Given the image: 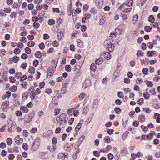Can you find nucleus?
Instances as JSON below:
<instances>
[{
	"instance_id": "1",
	"label": "nucleus",
	"mask_w": 160,
	"mask_h": 160,
	"mask_svg": "<svg viewBox=\"0 0 160 160\" xmlns=\"http://www.w3.org/2000/svg\"><path fill=\"white\" fill-rule=\"evenodd\" d=\"M133 1L132 0H127L124 4H122L119 7V8L123 12L127 13L131 11L132 8L130 7L132 5Z\"/></svg>"
},
{
	"instance_id": "2",
	"label": "nucleus",
	"mask_w": 160,
	"mask_h": 160,
	"mask_svg": "<svg viewBox=\"0 0 160 160\" xmlns=\"http://www.w3.org/2000/svg\"><path fill=\"white\" fill-rule=\"evenodd\" d=\"M67 115L66 114L62 113L59 117H57L56 121L59 124V126L65 125L67 123Z\"/></svg>"
},
{
	"instance_id": "3",
	"label": "nucleus",
	"mask_w": 160,
	"mask_h": 160,
	"mask_svg": "<svg viewBox=\"0 0 160 160\" xmlns=\"http://www.w3.org/2000/svg\"><path fill=\"white\" fill-rule=\"evenodd\" d=\"M104 47L106 49L110 52L112 51L114 48V46L113 44L111 43L110 42H108V41L104 42Z\"/></svg>"
},
{
	"instance_id": "4",
	"label": "nucleus",
	"mask_w": 160,
	"mask_h": 160,
	"mask_svg": "<svg viewBox=\"0 0 160 160\" xmlns=\"http://www.w3.org/2000/svg\"><path fill=\"white\" fill-rule=\"evenodd\" d=\"M56 66L54 67L53 66H51L49 68V70L47 72V76H49L50 77L53 75L54 72L56 70Z\"/></svg>"
},
{
	"instance_id": "5",
	"label": "nucleus",
	"mask_w": 160,
	"mask_h": 160,
	"mask_svg": "<svg viewBox=\"0 0 160 160\" xmlns=\"http://www.w3.org/2000/svg\"><path fill=\"white\" fill-rule=\"evenodd\" d=\"M91 84V81L89 79H85L82 84V88L85 89L89 86Z\"/></svg>"
},
{
	"instance_id": "6",
	"label": "nucleus",
	"mask_w": 160,
	"mask_h": 160,
	"mask_svg": "<svg viewBox=\"0 0 160 160\" xmlns=\"http://www.w3.org/2000/svg\"><path fill=\"white\" fill-rule=\"evenodd\" d=\"M19 59V57L17 56H15L11 58H9V61L10 62V63H12L13 62H16L18 61Z\"/></svg>"
},
{
	"instance_id": "7",
	"label": "nucleus",
	"mask_w": 160,
	"mask_h": 160,
	"mask_svg": "<svg viewBox=\"0 0 160 160\" xmlns=\"http://www.w3.org/2000/svg\"><path fill=\"white\" fill-rule=\"evenodd\" d=\"M34 115L33 113H30L28 116V119L25 120V122L26 123H29L31 122L32 120V119L34 117Z\"/></svg>"
},
{
	"instance_id": "8",
	"label": "nucleus",
	"mask_w": 160,
	"mask_h": 160,
	"mask_svg": "<svg viewBox=\"0 0 160 160\" xmlns=\"http://www.w3.org/2000/svg\"><path fill=\"white\" fill-rule=\"evenodd\" d=\"M102 56L104 58H107L108 60L110 59L111 58V55L108 52H106L102 54Z\"/></svg>"
},
{
	"instance_id": "9",
	"label": "nucleus",
	"mask_w": 160,
	"mask_h": 160,
	"mask_svg": "<svg viewBox=\"0 0 160 160\" xmlns=\"http://www.w3.org/2000/svg\"><path fill=\"white\" fill-rule=\"evenodd\" d=\"M8 103L9 102L7 101L4 102L2 103L1 105V107L3 111H5V109L8 106Z\"/></svg>"
},
{
	"instance_id": "10",
	"label": "nucleus",
	"mask_w": 160,
	"mask_h": 160,
	"mask_svg": "<svg viewBox=\"0 0 160 160\" xmlns=\"http://www.w3.org/2000/svg\"><path fill=\"white\" fill-rule=\"evenodd\" d=\"M39 146L37 144L33 143V144L31 148V150L34 151H36L38 148Z\"/></svg>"
},
{
	"instance_id": "11",
	"label": "nucleus",
	"mask_w": 160,
	"mask_h": 160,
	"mask_svg": "<svg viewBox=\"0 0 160 160\" xmlns=\"http://www.w3.org/2000/svg\"><path fill=\"white\" fill-rule=\"evenodd\" d=\"M82 124L80 123H78L76 127L75 131L76 132H78L81 128Z\"/></svg>"
},
{
	"instance_id": "12",
	"label": "nucleus",
	"mask_w": 160,
	"mask_h": 160,
	"mask_svg": "<svg viewBox=\"0 0 160 160\" xmlns=\"http://www.w3.org/2000/svg\"><path fill=\"white\" fill-rule=\"evenodd\" d=\"M20 110L22 111L23 112L27 113L28 110V108L24 106H22L20 108Z\"/></svg>"
},
{
	"instance_id": "13",
	"label": "nucleus",
	"mask_w": 160,
	"mask_h": 160,
	"mask_svg": "<svg viewBox=\"0 0 160 160\" xmlns=\"http://www.w3.org/2000/svg\"><path fill=\"white\" fill-rule=\"evenodd\" d=\"M35 55L36 57L40 58L42 56L41 52L39 51H37L35 53Z\"/></svg>"
},
{
	"instance_id": "14",
	"label": "nucleus",
	"mask_w": 160,
	"mask_h": 160,
	"mask_svg": "<svg viewBox=\"0 0 160 160\" xmlns=\"http://www.w3.org/2000/svg\"><path fill=\"white\" fill-rule=\"evenodd\" d=\"M35 70V69L33 67H30L29 68L28 71L30 73L32 74L34 73Z\"/></svg>"
},
{
	"instance_id": "15",
	"label": "nucleus",
	"mask_w": 160,
	"mask_h": 160,
	"mask_svg": "<svg viewBox=\"0 0 160 160\" xmlns=\"http://www.w3.org/2000/svg\"><path fill=\"white\" fill-rule=\"evenodd\" d=\"M90 69L93 71H95L96 69V66L95 64L92 63L91 65Z\"/></svg>"
},
{
	"instance_id": "16",
	"label": "nucleus",
	"mask_w": 160,
	"mask_h": 160,
	"mask_svg": "<svg viewBox=\"0 0 160 160\" xmlns=\"http://www.w3.org/2000/svg\"><path fill=\"white\" fill-rule=\"evenodd\" d=\"M143 97L145 99L148 100L150 98V94L147 92H144L143 93Z\"/></svg>"
},
{
	"instance_id": "17",
	"label": "nucleus",
	"mask_w": 160,
	"mask_h": 160,
	"mask_svg": "<svg viewBox=\"0 0 160 160\" xmlns=\"http://www.w3.org/2000/svg\"><path fill=\"white\" fill-rule=\"evenodd\" d=\"M23 139L22 138H19L18 139L16 140L15 142L18 145H19L22 144L23 142Z\"/></svg>"
},
{
	"instance_id": "18",
	"label": "nucleus",
	"mask_w": 160,
	"mask_h": 160,
	"mask_svg": "<svg viewBox=\"0 0 160 160\" xmlns=\"http://www.w3.org/2000/svg\"><path fill=\"white\" fill-rule=\"evenodd\" d=\"M58 158H60V157L63 158V159L65 160L66 158H67V155L65 154L64 153H60L58 155Z\"/></svg>"
},
{
	"instance_id": "19",
	"label": "nucleus",
	"mask_w": 160,
	"mask_h": 160,
	"mask_svg": "<svg viewBox=\"0 0 160 160\" xmlns=\"http://www.w3.org/2000/svg\"><path fill=\"white\" fill-rule=\"evenodd\" d=\"M65 70L68 72H70L71 71V67L69 65H67L65 67Z\"/></svg>"
},
{
	"instance_id": "20",
	"label": "nucleus",
	"mask_w": 160,
	"mask_h": 160,
	"mask_svg": "<svg viewBox=\"0 0 160 160\" xmlns=\"http://www.w3.org/2000/svg\"><path fill=\"white\" fill-rule=\"evenodd\" d=\"M10 90L12 92H15L17 90V86L13 85L10 89Z\"/></svg>"
},
{
	"instance_id": "21",
	"label": "nucleus",
	"mask_w": 160,
	"mask_h": 160,
	"mask_svg": "<svg viewBox=\"0 0 160 160\" xmlns=\"http://www.w3.org/2000/svg\"><path fill=\"white\" fill-rule=\"evenodd\" d=\"M144 29L145 31L149 32L151 30L152 28L149 26H146L144 27Z\"/></svg>"
},
{
	"instance_id": "22",
	"label": "nucleus",
	"mask_w": 160,
	"mask_h": 160,
	"mask_svg": "<svg viewBox=\"0 0 160 160\" xmlns=\"http://www.w3.org/2000/svg\"><path fill=\"white\" fill-rule=\"evenodd\" d=\"M104 139L105 142H107L108 143H110V138L108 136H106L104 137Z\"/></svg>"
},
{
	"instance_id": "23",
	"label": "nucleus",
	"mask_w": 160,
	"mask_h": 160,
	"mask_svg": "<svg viewBox=\"0 0 160 160\" xmlns=\"http://www.w3.org/2000/svg\"><path fill=\"white\" fill-rule=\"evenodd\" d=\"M86 94L85 93H82L79 95L78 96V98L80 100H82L85 96Z\"/></svg>"
},
{
	"instance_id": "24",
	"label": "nucleus",
	"mask_w": 160,
	"mask_h": 160,
	"mask_svg": "<svg viewBox=\"0 0 160 160\" xmlns=\"http://www.w3.org/2000/svg\"><path fill=\"white\" fill-rule=\"evenodd\" d=\"M143 111H145L146 113H149L151 112L152 110L150 109L149 108H143Z\"/></svg>"
},
{
	"instance_id": "25",
	"label": "nucleus",
	"mask_w": 160,
	"mask_h": 160,
	"mask_svg": "<svg viewBox=\"0 0 160 160\" xmlns=\"http://www.w3.org/2000/svg\"><path fill=\"white\" fill-rule=\"evenodd\" d=\"M145 82L147 83V85L148 87H152L153 86V84L151 81H148L147 80H145Z\"/></svg>"
},
{
	"instance_id": "26",
	"label": "nucleus",
	"mask_w": 160,
	"mask_h": 160,
	"mask_svg": "<svg viewBox=\"0 0 160 160\" xmlns=\"http://www.w3.org/2000/svg\"><path fill=\"white\" fill-rule=\"evenodd\" d=\"M149 21L151 23H153L154 22V18L153 15H150L149 17Z\"/></svg>"
},
{
	"instance_id": "27",
	"label": "nucleus",
	"mask_w": 160,
	"mask_h": 160,
	"mask_svg": "<svg viewBox=\"0 0 160 160\" xmlns=\"http://www.w3.org/2000/svg\"><path fill=\"white\" fill-rule=\"evenodd\" d=\"M121 153L124 155L127 154L128 153V151L126 148H124L123 149L121 150Z\"/></svg>"
},
{
	"instance_id": "28",
	"label": "nucleus",
	"mask_w": 160,
	"mask_h": 160,
	"mask_svg": "<svg viewBox=\"0 0 160 160\" xmlns=\"http://www.w3.org/2000/svg\"><path fill=\"white\" fill-rule=\"evenodd\" d=\"M12 141L11 138H8L7 139V142L8 145L9 146L11 145L12 143Z\"/></svg>"
},
{
	"instance_id": "29",
	"label": "nucleus",
	"mask_w": 160,
	"mask_h": 160,
	"mask_svg": "<svg viewBox=\"0 0 160 160\" xmlns=\"http://www.w3.org/2000/svg\"><path fill=\"white\" fill-rule=\"evenodd\" d=\"M4 11L6 13H9L11 11V9L9 7L8 8H5L4 9Z\"/></svg>"
},
{
	"instance_id": "30",
	"label": "nucleus",
	"mask_w": 160,
	"mask_h": 160,
	"mask_svg": "<svg viewBox=\"0 0 160 160\" xmlns=\"http://www.w3.org/2000/svg\"><path fill=\"white\" fill-rule=\"evenodd\" d=\"M28 85V83L27 82H24L21 84L22 86L25 88H27V86Z\"/></svg>"
},
{
	"instance_id": "31",
	"label": "nucleus",
	"mask_w": 160,
	"mask_h": 160,
	"mask_svg": "<svg viewBox=\"0 0 160 160\" xmlns=\"http://www.w3.org/2000/svg\"><path fill=\"white\" fill-rule=\"evenodd\" d=\"M73 12V11L72 10V8L71 6L69 8H68V15L69 16H70L71 15V13Z\"/></svg>"
},
{
	"instance_id": "32",
	"label": "nucleus",
	"mask_w": 160,
	"mask_h": 160,
	"mask_svg": "<svg viewBox=\"0 0 160 160\" xmlns=\"http://www.w3.org/2000/svg\"><path fill=\"white\" fill-rule=\"evenodd\" d=\"M103 60L101 59H98L95 61L96 64L98 65L101 64Z\"/></svg>"
},
{
	"instance_id": "33",
	"label": "nucleus",
	"mask_w": 160,
	"mask_h": 160,
	"mask_svg": "<svg viewBox=\"0 0 160 160\" xmlns=\"http://www.w3.org/2000/svg\"><path fill=\"white\" fill-rule=\"evenodd\" d=\"M35 44V43L33 41H30L28 43V46L29 47H33Z\"/></svg>"
},
{
	"instance_id": "34",
	"label": "nucleus",
	"mask_w": 160,
	"mask_h": 160,
	"mask_svg": "<svg viewBox=\"0 0 160 160\" xmlns=\"http://www.w3.org/2000/svg\"><path fill=\"white\" fill-rule=\"evenodd\" d=\"M48 24L50 25H52L55 24V21L52 19H50L48 20Z\"/></svg>"
},
{
	"instance_id": "35",
	"label": "nucleus",
	"mask_w": 160,
	"mask_h": 160,
	"mask_svg": "<svg viewBox=\"0 0 160 160\" xmlns=\"http://www.w3.org/2000/svg\"><path fill=\"white\" fill-rule=\"evenodd\" d=\"M142 79L140 78H137L136 80V83L138 84H141L142 83Z\"/></svg>"
},
{
	"instance_id": "36",
	"label": "nucleus",
	"mask_w": 160,
	"mask_h": 160,
	"mask_svg": "<svg viewBox=\"0 0 160 160\" xmlns=\"http://www.w3.org/2000/svg\"><path fill=\"white\" fill-rule=\"evenodd\" d=\"M25 52L28 54H30L31 52V50L28 47L25 48Z\"/></svg>"
},
{
	"instance_id": "37",
	"label": "nucleus",
	"mask_w": 160,
	"mask_h": 160,
	"mask_svg": "<svg viewBox=\"0 0 160 160\" xmlns=\"http://www.w3.org/2000/svg\"><path fill=\"white\" fill-rule=\"evenodd\" d=\"M93 154L95 157H98L100 156V154L97 151H93Z\"/></svg>"
},
{
	"instance_id": "38",
	"label": "nucleus",
	"mask_w": 160,
	"mask_h": 160,
	"mask_svg": "<svg viewBox=\"0 0 160 160\" xmlns=\"http://www.w3.org/2000/svg\"><path fill=\"white\" fill-rule=\"evenodd\" d=\"M116 32H112L110 35V37L112 38L116 37Z\"/></svg>"
},
{
	"instance_id": "39",
	"label": "nucleus",
	"mask_w": 160,
	"mask_h": 160,
	"mask_svg": "<svg viewBox=\"0 0 160 160\" xmlns=\"http://www.w3.org/2000/svg\"><path fill=\"white\" fill-rule=\"evenodd\" d=\"M155 115L158 118L156 120L157 122L159 123H160V114L156 113L155 114Z\"/></svg>"
},
{
	"instance_id": "40",
	"label": "nucleus",
	"mask_w": 160,
	"mask_h": 160,
	"mask_svg": "<svg viewBox=\"0 0 160 160\" xmlns=\"http://www.w3.org/2000/svg\"><path fill=\"white\" fill-rule=\"evenodd\" d=\"M20 51V50L18 48H16L14 50V52L16 54H18Z\"/></svg>"
},
{
	"instance_id": "41",
	"label": "nucleus",
	"mask_w": 160,
	"mask_h": 160,
	"mask_svg": "<svg viewBox=\"0 0 160 160\" xmlns=\"http://www.w3.org/2000/svg\"><path fill=\"white\" fill-rule=\"evenodd\" d=\"M143 99L142 98H140L137 101V103L140 105H142L143 104Z\"/></svg>"
},
{
	"instance_id": "42",
	"label": "nucleus",
	"mask_w": 160,
	"mask_h": 160,
	"mask_svg": "<svg viewBox=\"0 0 160 160\" xmlns=\"http://www.w3.org/2000/svg\"><path fill=\"white\" fill-rule=\"evenodd\" d=\"M16 114L17 116H21L22 115V113L20 111H17L16 112Z\"/></svg>"
},
{
	"instance_id": "43",
	"label": "nucleus",
	"mask_w": 160,
	"mask_h": 160,
	"mask_svg": "<svg viewBox=\"0 0 160 160\" xmlns=\"http://www.w3.org/2000/svg\"><path fill=\"white\" fill-rule=\"evenodd\" d=\"M39 47L42 50H43L45 48V45L43 43H41L39 45Z\"/></svg>"
},
{
	"instance_id": "44",
	"label": "nucleus",
	"mask_w": 160,
	"mask_h": 160,
	"mask_svg": "<svg viewBox=\"0 0 160 160\" xmlns=\"http://www.w3.org/2000/svg\"><path fill=\"white\" fill-rule=\"evenodd\" d=\"M145 116H144L143 114H141L139 116L138 119H139L141 120L142 121H143L145 119Z\"/></svg>"
},
{
	"instance_id": "45",
	"label": "nucleus",
	"mask_w": 160,
	"mask_h": 160,
	"mask_svg": "<svg viewBox=\"0 0 160 160\" xmlns=\"http://www.w3.org/2000/svg\"><path fill=\"white\" fill-rule=\"evenodd\" d=\"M114 110L115 112L117 113H119L121 112V109L119 108L116 107Z\"/></svg>"
},
{
	"instance_id": "46",
	"label": "nucleus",
	"mask_w": 160,
	"mask_h": 160,
	"mask_svg": "<svg viewBox=\"0 0 160 160\" xmlns=\"http://www.w3.org/2000/svg\"><path fill=\"white\" fill-rule=\"evenodd\" d=\"M37 131V129L36 128H33L30 130V132L32 133H35Z\"/></svg>"
},
{
	"instance_id": "47",
	"label": "nucleus",
	"mask_w": 160,
	"mask_h": 160,
	"mask_svg": "<svg viewBox=\"0 0 160 160\" xmlns=\"http://www.w3.org/2000/svg\"><path fill=\"white\" fill-rule=\"evenodd\" d=\"M52 144L54 145H56L57 143V139L56 137H53L52 139Z\"/></svg>"
},
{
	"instance_id": "48",
	"label": "nucleus",
	"mask_w": 160,
	"mask_h": 160,
	"mask_svg": "<svg viewBox=\"0 0 160 160\" xmlns=\"http://www.w3.org/2000/svg\"><path fill=\"white\" fill-rule=\"evenodd\" d=\"M28 56L26 54L23 53L21 55V57L23 59H26L27 58Z\"/></svg>"
},
{
	"instance_id": "49",
	"label": "nucleus",
	"mask_w": 160,
	"mask_h": 160,
	"mask_svg": "<svg viewBox=\"0 0 160 160\" xmlns=\"http://www.w3.org/2000/svg\"><path fill=\"white\" fill-rule=\"evenodd\" d=\"M113 158V155L111 153H109L108 154V159L109 160H111Z\"/></svg>"
},
{
	"instance_id": "50",
	"label": "nucleus",
	"mask_w": 160,
	"mask_h": 160,
	"mask_svg": "<svg viewBox=\"0 0 160 160\" xmlns=\"http://www.w3.org/2000/svg\"><path fill=\"white\" fill-rule=\"evenodd\" d=\"M16 13L15 12H12L10 16L11 18H15L16 17Z\"/></svg>"
},
{
	"instance_id": "51",
	"label": "nucleus",
	"mask_w": 160,
	"mask_h": 160,
	"mask_svg": "<svg viewBox=\"0 0 160 160\" xmlns=\"http://www.w3.org/2000/svg\"><path fill=\"white\" fill-rule=\"evenodd\" d=\"M90 11V12L93 14H95L97 13V10L94 8H91Z\"/></svg>"
},
{
	"instance_id": "52",
	"label": "nucleus",
	"mask_w": 160,
	"mask_h": 160,
	"mask_svg": "<svg viewBox=\"0 0 160 160\" xmlns=\"http://www.w3.org/2000/svg\"><path fill=\"white\" fill-rule=\"evenodd\" d=\"M40 142L39 139L38 138H37L35 140L34 142L33 143L34 144H37L38 145H39L40 144Z\"/></svg>"
},
{
	"instance_id": "53",
	"label": "nucleus",
	"mask_w": 160,
	"mask_h": 160,
	"mask_svg": "<svg viewBox=\"0 0 160 160\" xmlns=\"http://www.w3.org/2000/svg\"><path fill=\"white\" fill-rule=\"evenodd\" d=\"M39 62L38 60H35L33 62V64L34 66L37 67L38 64Z\"/></svg>"
},
{
	"instance_id": "54",
	"label": "nucleus",
	"mask_w": 160,
	"mask_h": 160,
	"mask_svg": "<svg viewBox=\"0 0 160 160\" xmlns=\"http://www.w3.org/2000/svg\"><path fill=\"white\" fill-rule=\"evenodd\" d=\"M142 72L144 74L146 75L148 73V69L146 68H144L143 69Z\"/></svg>"
},
{
	"instance_id": "55",
	"label": "nucleus",
	"mask_w": 160,
	"mask_h": 160,
	"mask_svg": "<svg viewBox=\"0 0 160 160\" xmlns=\"http://www.w3.org/2000/svg\"><path fill=\"white\" fill-rule=\"evenodd\" d=\"M86 25H83L81 26V29L82 31H85L86 29Z\"/></svg>"
},
{
	"instance_id": "56",
	"label": "nucleus",
	"mask_w": 160,
	"mask_h": 160,
	"mask_svg": "<svg viewBox=\"0 0 160 160\" xmlns=\"http://www.w3.org/2000/svg\"><path fill=\"white\" fill-rule=\"evenodd\" d=\"M91 16V15L90 14H86L85 15L84 18L86 19H88L89 18H90Z\"/></svg>"
},
{
	"instance_id": "57",
	"label": "nucleus",
	"mask_w": 160,
	"mask_h": 160,
	"mask_svg": "<svg viewBox=\"0 0 160 160\" xmlns=\"http://www.w3.org/2000/svg\"><path fill=\"white\" fill-rule=\"evenodd\" d=\"M6 96L7 98H9L11 96V92L10 91H7L6 92Z\"/></svg>"
},
{
	"instance_id": "58",
	"label": "nucleus",
	"mask_w": 160,
	"mask_h": 160,
	"mask_svg": "<svg viewBox=\"0 0 160 160\" xmlns=\"http://www.w3.org/2000/svg\"><path fill=\"white\" fill-rule=\"evenodd\" d=\"M143 54V52L140 50H139L137 53V56L139 57L140 56H142Z\"/></svg>"
},
{
	"instance_id": "59",
	"label": "nucleus",
	"mask_w": 160,
	"mask_h": 160,
	"mask_svg": "<svg viewBox=\"0 0 160 160\" xmlns=\"http://www.w3.org/2000/svg\"><path fill=\"white\" fill-rule=\"evenodd\" d=\"M10 81V82L12 83H14L15 81V79L14 77H9Z\"/></svg>"
},
{
	"instance_id": "60",
	"label": "nucleus",
	"mask_w": 160,
	"mask_h": 160,
	"mask_svg": "<svg viewBox=\"0 0 160 160\" xmlns=\"http://www.w3.org/2000/svg\"><path fill=\"white\" fill-rule=\"evenodd\" d=\"M146 44L145 43H142V49L143 50H145L146 48Z\"/></svg>"
},
{
	"instance_id": "61",
	"label": "nucleus",
	"mask_w": 160,
	"mask_h": 160,
	"mask_svg": "<svg viewBox=\"0 0 160 160\" xmlns=\"http://www.w3.org/2000/svg\"><path fill=\"white\" fill-rule=\"evenodd\" d=\"M124 82L126 83H129L130 82V79L128 78H126L124 79Z\"/></svg>"
},
{
	"instance_id": "62",
	"label": "nucleus",
	"mask_w": 160,
	"mask_h": 160,
	"mask_svg": "<svg viewBox=\"0 0 160 160\" xmlns=\"http://www.w3.org/2000/svg\"><path fill=\"white\" fill-rule=\"evenodd\" d=\"M22 73L21 72H17L16 73V76L17 78L21 77L22 76Z\"/></svg>"
},
{
	"instance_id": "63",
	"label": "nucleus",
	"mask_w": 160,
	"mask_h": 160,
	"mask_svg": "<svg viewBox=\"0 0 160 160\" xmlns=\"http://www.w3.org/2000/svg\"><path fill=\"white\" fill-rule=\"evenodd\" d=\"M6 144L4 142H2L0 144V147L2 149L6 147Z\"/></svg>"
},
{
	"instance_id": "64",
	"label": "nucleus",
	"mask_w": 160,
	"mask_h": 160,
	"mask_svg": "<svg viewBox=\"0 0 160 160\" xmlns=\"http://www.w3.org/2000/svg\"><path fill=\"white\" fill-rule=\"evenodd\" d=\"M45 85L44 82H41L39 84V87L41 89Z\"/></svg>"
}]
</instances>
